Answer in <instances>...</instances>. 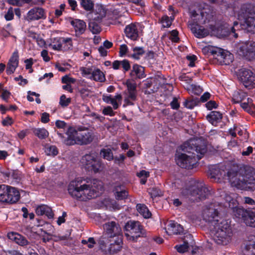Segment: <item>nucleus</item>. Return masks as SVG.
<instances>
[{
	"mask_svg": "<svg viewBox=\"0 0 255 255\" xmlns=\"http://www.w3.org/2000/svg\"><path fill=\"white\" fill-rule=\"evenodd\" d=\"M199 140L191 139L178 148L175 155L177 164L182 168L191 169L206 152V146Z\"/></svg>",
	"mask_w": 255,
	"mask_h": 255,
	"instance_id": "f257e3e1",
	"label": "nucleus"
},
{
	"mask_svg": "<svg viewBox=\"0 0 255 255\" xmlns=\"http://www.w3.org/2000/svg\"><path fill=\"white\" fill-rule=\"evenodd\" d=\"M103 190L102 183L94 180L90 182L81 178L72 181L68 186L69 194L80 201H86L96 197Z\"/></svg>",
	"mask_w": 255,
	"mask_h": 255,
	"instance_id": "f03ea898",
	"label": "nucleus"
},
{
	"mask_svg": "<svg viewBox=\"0 0 255 255\" xmlns=\"http://www.w3.org/2000/svg\"><path fill=\"white\" fill-rule=\"evenodd\" d=\"M212 178H223L227 180L232 187L239 188V167L237 163L233 161L221 164L214 169Z\"/></svg>",
	"mask_w": 255,
	"mask_h": 255,
	"instance_id": "7ed1b4c3",
	"label": "nucleus"
},
{
	"mask_svg": "<svg viewBox=\"0 0 255 255\" xmlns=\"http://www.w3.org/2000/svg\"><path fill=\"white\" fill-rule=\"evenodd\" d=\"M197 20L196 24H190V28L195 36L198 38H203L208 34V31L205 28H202L199 24H205L212 20L213 17V12L210 6L206 5L201 10L200 14H196Z\"/></svg>",
	"mask_w": 255,
	"mask_h": 255,
	"instance_id": "20e7f679",
	"label": "nucleus"
},
{
	"mask_svg": "<svg viewBox=\"0 0 255 255\" xmlns=\"http://www.w3.org/2000/svg\"><path fill=\"white\" fill-rule=\"evenodd\" d=\"M66 134L67 137L65 140L64 143L68 145L75 144H87L92 142L94 138L92 132L87 130H76L73 127H69Z\"/></svg>",
	"mask_w": 255,
	"mask_h": 255,
	"instance_id": "39448f33",
	"label": "nucleus"
},
{
	"mask_svg": "<svg viewBox=\"0 0 255 255\" xmlns=\"http://www.w3.org/2000/svg\"><path fill=\"white\" fill-rule=\"evenodd\" d=\"M212 227L211 229V235L217 244L227 245L229 243L232 233L227 220H221L220 223Z\"/></svg>",
	"mask_w": 255,
	"mask_h": 255,
	"instance_id": "423d86ee",
	"label": "nucleus"
},
{
	"mask_svg": "<svg viewBox=\"0 0 255 255\" xmlns=\"http://www.w3.org/2000/svg\"><path fill=\"white\" fill-rule=\"evenodd\" d=\"M207 191L203 183L191 181L189 187L183 189L181 193L190 201L199 202L206 198Z\"/></svg>",
	"mask_w": 255,
	"mask_h": 255,
	"instance_id": "0eeeda50",
	"label": "nucleus"
},
{
	"mask_svg": "<svg viewBox=\"0 0 255 255\" xmlns=\"http://www.w3.org/2000/svg\"><path fill=\"white\" fill-rule=\"evenodd\" d=\"M240 190H255V171L251 166L240 167Z\"/></svg>",
	"mask_w": 255,
	"mask_h": 255,
	"instance_id": "6e6552de",
	"label": "nucleus"
},
{
	"mask_svg": "<svg viewBox=\"0 0 255 255\" xmlns=\"http://www.w3.org/2000/svg\"><path fill=\"white\" fill-rule=\"evenodd\" d=\"M220 208L219 204L214 203L205 206L202 211V217L203 220L208 223L211 227L215 226L221 220H225L220 216L219 211Z\"/></svg>",
	"mask_w": 255,
	"mask_h": 255,
	"instance_id": "1a4fd4ad",
	"label": "nucleus"
},
{
	"mask_svg": "<svg viewBox=\"0 0 255 255\" xmlns=\"http://www.w3.org/2000/svg\"><path fill=\"white\" fill-rule=\"evenodd\" d=\"M125 235L130 241H135L144 234L142 226L139 222L129 221L125 226Z\"/></svg>",
	"mask_w": 255,
	"mask_h": 255,
	"instance_id": "9d476101",
	"label": "nucleus"
},
{
	"mask_svg": "<svg viewBox=\"0 0 255 255\" xmlns=\"http://www.w3.org/2000/svg\"><path fill=\"white\" fill-rule=\"evenodd\" d=\"M82 165L87 170L97 173L103 168L101 161L97 158L94 153L87 154L81 159Z\"/></svg>",
	"mask_w": 255,
	"mask_h": 255,
	"instance_id": "9b49d317",
	"label": "nucleus"
},
{
	"mask_svg": "<svg viewBox=\"0 0 255 255\" xmlns=\"http://www.w3.org/2000/svg\"><path fill=\"white\" fill-rule=\"evenodd\" d=\"M80 71L83 76L92 80L103 82L106 80L105 75L98 68L94 67H81Z\"/></svg>",
	"mask_w": 255,
	"mask_h": 255,
	"instance_id": "f8f14e48",
	"label": "nucleus"
},
{
	"mask_svg": "<svg viewBox=\"0 0 255 255\" xmlns=\"http://www.w3.org/2000/svg\"><path fill=\"white\" fill-rule=\"evenodd\" d=\"M127 91L124 93V107L133 105L134 102L136 100V84L134 83L127 81Z\"/></svg>",
	"mask_w": 255,
	"mask_h": 255,
	"instance_id": "ddd939ff",
	"label": "nucleus"
},
{
	"mask_svg": "<svg viewBox=\"0 0 255 255\" xmlns=\"http://www.w3.org/2000/svg\"><path fill=\"white\" fill-rule=\"evenodd\" d=\"M240 72V81L249 89L255 87V76L249 69L243 68Z\"/></svg>",
	"mask_w": 255,
	"mask_h": 255,
	"instance_id": "4468645a",
	"label": "nucleus"
},
{
	"mask_svg": "<svg viewBox=\"0 0 255 255\" xmlns=\"http://www.w3.org/2000/svg\"><path fill=\"white\" fill-rule=\"evenodd\" d=\"M3 197L4 200L2 202L12 204L19 199L20 194L15 188L6 185Z\"/></svg>",
	"mask_w": 255,
	"mask_h": 255,
	"instance_id": "2eb2a0df",
	"label": "nucleus"
},
{
	"mask_svg": "<svg viewBox=\"0 0 255 255\" xmlns=\"http://www.w3.org/2000/svg\"><path fill=\"white\" fill-rule=\"evenodd\" d=\"M240 52L246 59L251 60L255 57V43L249 42L243 43L240 46Z\"/></svg>",
	"mask_w": 255,
	"mask_h": 255,
	"instance_id": "dca6fc26",
	"label": "nucleus"
},
{
	"mask_svg": "<svg viewBox=\"0 0 255 255\" xmlns=\"http://www.w3.org/2000/svg\"><path fill=\"white\" fill-rule=\"evenodd\" d=\"M241 215L242 220L247 226L255 228V211L240 208Z\"/></svg>",
	"mask_w": 255,
	"mask_h": 255,
	"instance_id": "f3484780",
	"label": "nucleus"
},
{
	"mask_svg": "<svg viewBox=\"0 0 255 255\" xmlns=\"http://www.w3.org/2000/svg\"><path fill=\"white\" fill-rule=\"evenodd\" d=\"M46 18L45 12L42 8L36 7L31 9L27 13L26 19L28 21L37 20Z\"/></svg>",
	"mask_w": 255,
	"mask_h": 255,
	"instance_id": "a211bd4d",
	"label": "nucleus"
},
{
	"mask_svg": "<svg viewBox=\"0 0 255 255\" xmlns=\"http://www.w3.org/2000/svg\"><path fill=\"white\" fill-rule=\"evenodd\" d=\"M104 229L107 235L111 238L120 236L122 234V228L118 224L114 221L105 224Z\"/></svg>",
	"mask_w": 255,
	"mask_h": 255,
	"instance_id": "6ab92c4d",
	"label": "nucleus"
},
{
	"mask_svg": "<svg viewBox=\"0 0 255 255\" xmlns=\"http://www.w3.org/2000/svg\"><path fill=\"white\" fill-rule=\"evenodd\" d=\"M139 26L138 23H131L128 25L125 29L126 36L131 40H136L138 37V28Z\"/></svg>",
	"mask_w": 255,
	"mask_h": 255,
	"instance_id": "aec40b11",
	"label": "nucleus"
},
{
	"mask_svg": "<svg viewBox=\"0 0 255 255\" xmlns=\"http://www.w3.org/2000/svg\"><path fill=\"white\" fill-rule=\"evenodd\" d=\"M166 233L171 235L172 234H181L184 233V229L180 224L170 221L165 228Z\"/></svg>",
	"mask_w": 255,
	"mask_h": 255,
	"instance_id": "412c9836",
	"label": "nucleus"
},
{
	"mask_svg": "<svg viewBox=\"0 0 255 255\" xmlns=\"http://www.w3.org/2000/svg\"><path fill=\"white\" fill-rule=\"evenodd\" d=\"M71 24L74 28L77 37L83 34L86 30V23L82 20L75 19L71 21Z\"/></svg>",
	"mask_w": 255,
	"mask_h": 255,
	"instance_id": "4be33fe9",
	"label": "nucleus"
},
{
	"mask_svg": "<svg viewBox=\"0 0 255 255\" xmlns=\"http://www.w3.org/2000/svg\"><path fill=\"white\" fill-rule=\"evenodd\" d=\"M18 65V52L15 50L12 54L7 65L6 72L8 74H12L15 70Z\"/></svg>",
	"mask_w": 255,
	"mask_h": 255,
	"instance_id": "5701e85b",
	"label": "nucleus"
},
{
	"mask_svg": "<svg viewBox=\"0 0 255 255\" xmlns=\"http://www.w3.org/2000/svg\"><path fill=\"white\" fill-rule=\"evenodd\" d=\"M242 249L245 255H255V244L253 239L244 241L242 245Z\"/></svg>",
	"mask_w": 255,
	"mask_h": 255,
	"instance_id": "b1692460",
	"label": "nucleus"
},
{
	"mask_svg": "<svg viewBox=\"0 0 255 255\" xmlns=\"http://www.w3.org/2000/svg\"><path fill=\"white\" fill-rule=\"evenodd\" d=\"M106 11L103 6L97 5L93 13L92 18L98 22H101L106 16Z\"/></svg>",
	"mask_w": 255,
	"mask_h": 255,
	"instance_id": "393cba45",
	"label": "nucleus"
},
{
	"mask_svg": "<svg viewBox=\"0 0 255 255\" xmlns=\"http://www.w3.org/2000/svg\"><path fill=\"white\" fill-rule=\"evenodd\" d=\"M130 75L132 77L135 79L144 78L145 77L144 68L137 64L133 65L130 72Z\"/></svg>",
	"mask_w": 255,
	"mask_h": 255,
	"instance_id": "a878e982",
	"label": "nucleus"
},
{
	"mask_svg": "<svg viewBox=\"0 0 255 255\" xmlns=\"http://www.w3.org/2000/svg\"><path fill=\"white\" fill-rule=\"evenodd\" d=\"M8 237L9 239L15 242L17 244L23 246L28 244V241L22 235L16 233H11L8 234Z\"/></svg>",
	"mask_w": 255,
	"mask_h": 255,
	"instance_id": "bb28decb",
	"label": "nucleus"
},
{
	"mask_svg": "<svg viewBox=\"0 0 255 255\" xmlns=\"http://www.w3.org/2000/svg\"><path fill=\"white\" fill-rule=\"evenodd\" d=\"M35 212L38 216L45 215L49 218H53L54 215L51 208L45 205L38 206L36 208Z\"/></svg>",
	"mask_w": 255,
	"mask_h": 255,
	"instance_id": "cd10ccee",
	"label": "nucleus"
},
{
	"mask_svg": "<svg viewBox=\"0 0 255 255\" xmlns=\"http://www.w3.org/2000/svg\"><path fill=\"white\" fill-rule=\"evenodd\" d=\"M64 41L70 42V39H65V37L55 38L53 42L49 45V47L55 50H63V43Z\"/></svg>",
	"mask_w": 255,
	"mask_h": 255,
	"instance_id": "c85d7f7f",
	"label": "nucleus"
},
{
	"mask_svg": "<svg viewBox=\"0 0 255 255\" xmlns=\"http://www.w3.org/2000/svg\"><path fill=\"white\" fill-rule=\"evenodd\" d=\"M206 118L212 125L216 126L222 119V114L219 112L212 111L207 116Z\"/></svg>",
	"mask_w": 255,
	"mask_h": 255,
	"instance_id": "c756f323",
	"label": "nucleus"
},
{
	"mask_svg": "<svg viewBox=\"0 0 255 255\" xmlns=\"http://www.w3.org/2000/svg\"><path fill=\"white\" fill-rule=\"evenodd\" d=\"M98 243L99 249L104 254L111 255V248L107 239L102 237L100 239Z\"/></svg>",
	"mask_w": 255,
	"mask_h": 255,
	"instance_id": "7c9ffc66",
	"label": "nucleus"
},
{
	"mask_svg": "<svg viewBox=\"0 0 255 255\" xmlns=\"http://www.w3.org/2000/svg\"><path fill=\"white\" fill-rule=\"evenodd\" d=\"M114 192L116 198L118 200L125 199L128 196V193L127 190L123 185H118L116 186L115 188Z\"/></svg>",
	"mask_w": 255,
	"mask_h": 255,
	"instance_id": "2f4dec72",
	"label": "nucleus"
},
{
	"mask_svg": "<svg viewBox=\"0 0 255 255\" xmlns=\"http://www.w3.org/2000/svg\"><path fill=\"white\" fill-rule=\"evenodd\" d=\"M245 24L246 28L249 32H255V15L254 16H248L245 18Z\"/></svg>",
	"mask_w": 255,
	"mask_h": 255,
	"instance_id": "473e14b6",
	"label": "nucleus"
},
{
	"mask_svg": "<svg viewBox=\"0 0 255 255\" xmlns=\"http://www.w3.org/2000/svg\"><path fill=\"white\" fill-rule=\"evenodd\" d=\"M213 53L216 54L218 57H220L221 59L226 60L232 59V55L229 52L220 48L217 47L215 50L213 51Z\"/></svg>",
	"mask_w": 255,
	"mask_h": 255,
	"instance_id": "72a5a7b5",
	"label": "nucleus"
},
{
	"mask_svg": "<svg viewBox=\"0 0 255 255\" xmlns=\"http://www.w3.org/2000/svg\"><path fill=\"white\" fill-rule=\"evenodd\" d=\"M137 212L144 218H149L151 217V214L147 207L144 204H138L136 205Z\"/></svg>",
	"mask_w": 255,
	"mask_h": 255,
	"instance_id": "f704fd0d",
	"label": "nucleus"
},
{
	"mask_svg": "<svg viewBox=\"0 0 255 255\" xmlns=\"http://www.w3.org/2000/svg\"><path fill=\"white\" fill-rule=\"evenodd\" d=\"M122 240L121 238H118L114 243L110 244L111 248V255L117 253L120 251L122 248Z\"/></svg>",
	"mask_w": 255,
	"mask_h": 255,
	"instance_id": "c9c22d12",
	"label": "nucleus"
},
{
	"mask_svg": "<svg viewBox=\"0 0 255 255\" xmlns=\"http://www.w3.org/2000/svg\"><path fill=\"white\" fill-rule=\"evenodd\" d=\"M32 130L34 135L40 139H45L49 135L48 131L44 128H33Z\"/></svg>",
	"mask_w": 255,
	"mask_h": 255,
	"instance_id": "e433bc0d",
	"label": "nucleus"
},
{
	"mask_svg": "<svg viewBox=\"0 0 255 255\" xmlns=\"http://www.w3.org/2000/svg\"><path fill=\"white\" fill-rule=\"evenodd\" d=\"M98 22L92 18L89 23V28L90 31L93 34H97L100 32L101 30V27Z\"/></svg>",
	"mask_w": 255,
	"mask_h": 255,
	"instance_id": "4c0bfd02",
	"label": "nucleus"
},
{
	"mask_svg": "<svg viewBox=\"0 0 255 255\" xmlns=\"http://www.w3.org/2000/svg\"><path fill=\"white\" fill-rule=\"evenodd\" d=\"M251 99L248 98V103L246 102L241 103V107L247 112L252 114L255 112V107L251 103Z\"/></svg>",
	"mask_w": 255,
	"mask_h": 255,
	"instance_id": "58836bf2",
	"label": "nucleus"
},
{
	"mask_svg": "<svg viewBox=\"0 0 255 255\" xmlns=\"http://www.w3.org/2000/svg\"><path fill=\"white\" fill-rule=\"evenodd\" d=\"M82 7L86 11H91L94 8V2L91 0H79Z\"/></svg>",
	"mask_w": 255,
	"mask_h": 255,
	"instance_id": "ea45409f",
	"label": "nucleus"
},
{
	"mask_svg": "<svg viewBox=\"0 0 255 255\" xmlns=\"http://www.w3.org/2000/svg\"><path fill=\"white\" fill-rule=\"evenodd\" d=\"M144 53V51L142 47H135L133 48V53L131 57L136 60H138Z\"/></svg>",
	"mask_w": 255,
	"mask_h": 255,
	"instance_id": "a19ab883",
	"label": "nucleus"
},
{
	"mask_svg": "<svg viewBox=\"0 0 255 255\" xmlns=\"http://www.w3.org/2000/svg\"><path fill=\"white\" fill-rule=\"evenodd\" d=\"M137 176L141 178L140 183L142 184H144L147 180V178L149 175V173L148 171L142 170L139 172L136 173Z\"/></svg>",
	"mask_w": 255,
	"mask_h": 255,
	"instance_id": "79ce46f5",
	"label": "nucleus"
},
{
	"mask_svg": "<svg viewBox=\"0 0 255 255\" xmlns=\"http://www.w3.org/2000/svg\"><path fill=\"white\" fill-rule=\"evenodd\" d=\"M101 154L105 159L108 160H111L114 158L113 154L109 148L102 149L101 151Z\"/></svg>",
	"mask_w": 255,
	"mask_h": 255,
	"instance_id": "37998d69",
	"label": "nucleus"
},
{
	"mask_svg": "<svg viewBox=\"0 0 255 255\" xmlns=\"http://www.w3.org/2000/svg\"><path fill=\"white\" fill-rule=\"evenodd\" d=\"M173 19L167 15H164L161 17L160 22L164 27H169L171 25Z\"/></svg>",
	"mask_w": 255,
	"mask_h": 255,
	"instance_id": "c03bdc74",
	"label": "nucleus"
},
{
	"mask_svg": "<svg viewBox=\"0 0 255 255\" xmlns=\"http://www.w3.org/2000/svg\"><path fill=\"white\" fill-rule=\"evenodd\" d=\"M175 249L179 253H184L188 251L189 246L188 243L184 242L182 245H176Z\"/></svg>",
	"mask_w": 255,
	"mask_h": 255,
	"instance_id": "a18cd8bd",
	"label": "nucleus"
},
{
	"mask_svg": "<svg viewBox=\"0 0 255 255\" xmlns=\"http://www.w3.org/2000/svg\"><path fill=\"white\" fill-rule=\"evenodd\" d=\"M45 152L48 155L55 156L57 154L58 150L56 146L51 145L46 147Z\"/></svg>",
	"mask_w": 255,
	"mask_h": 255,
	"instance_id": "49530a36",
	"label": "nucleus"
},
{
	"mask_svg": "<svg viewBox=\"0 0 255 255\" xmlns=\"http://www.w3.org/2000/svg\"><path fill=\"white\" fill-rule=\"evenodd\" d=\"M71 99L70 98H66L65 95H62L60 98L59 104L62 107L68 106L71 103Z\"/></svg>",
	"mask_w": 255,
	"mask_h": 255,
	"instance_id": "de8ad7c7",
	"label": "nucleus"
},
{
	"mask_svg": "<svg viewBox=\"0 0 255 255\" xmlns=\"http://www.w3.org/2000/svg\"><path fill=\"white\" fill-rule=\"evenodd\" d=\"M82 243L83 245H86L87 246L90 248L91 249L94 247V245L96 244V242L95 241V240L94 238L90 237L88 238L87 240H83L82 241Z\"/></svg>",
	"mask_w": 255,
	"mask_h": 255,
	"instance_id": "09e8293b",
	"label": "nucleus"
},
{
	"mask_svg": "<svg viewBox=\"0 0 255 255\" xmlns=\"http://www.w3.org/2000/svg\"><path fill=\"white\" fill-rule=\"evenodd\" d=\"M253 152V148L249 146L247 147H243L242 151L241 152L242 155L243 156H248Z\"/></svg>",
	"mask_w": 255,
	"mask_h": 255,
	"instance_id": "8fccbe9b",
	"label": "nucleus"
},
{
	"mask_svg": "<svg viewBox=\"0 0 255 255\" xmlns=\"http://www.w3.org/2000/svg\"><path fill=\"white\" fill-rule=\"evenodd\" d=\"M13 123V119L7 116L5 117V118L2 119L1 121V124L4 127H7L11 126Z\"/></svg>",
	"mask_w": 255,
	"mask_h": 255,
	"instance_id": "3c124183",
	"label": "nucleus"
},
{
	"mask_svg": "<svg viewBox=\"0 0 255 255\" xmlns=\"http://www.w3.org/2000/svg\"><path fill=\"white\" fill-rule=\"evenodd\" d=\"M169 38L174 42H178L179 38L178 37V32L176 30H173L170 32Z\"/></svg>",
	"mask_w": 255,
	"mask_h": 255,
	"instance_id": "603ef678",
	"label": "nucleus"
},
{
	"mask_svg": "<svg viewBox=\"0 0 255 255\" xmlns=\"http://www.w3.org/2000/svg\"><path fill=\"white\" fill-rule=\"evenodd\" d=\"M65 39H70V42H63V50L66 51L72 49L73 47L72 40L71 38H65Z\"/></svg>",
	"mask_w": 255,
	"mask_h": 255,
	"instance_id": "864d4df0",
	"label": "nucleus"
},
{
	"mask_svg": "<svg viewBox=\"0 0 255 255\" xmlns=\"http://www.w3.org/2000/svg\"><path fill=\"white\" fill-rule=\"evenodd\" d=\"M128 48L127 45L122 44L120 47L119 55L121 57L125 56L128 52Z\"/></svg>",
	"mask_w": 255,
	"mask_h": 255,
	"instance_id": "5fc2aeb1",
	"label": "nucleus"
},
{
	"mask_svg": "<svg viewBox=\"0 0 255 255\" xmlns=\"http://www.w3.org/2000/svg\"><path fill=\"white\" fill-rule=\"evenodd\" d=\"M103 114L105 115L113 116L115 115V112L113 111L112 107L108 106L103 110Z\"/></svg>",
	"mask_w": 255,
	"mask_h": 255,
	"instance_id": "6e6d98bb",
	"label": "nucleus"
},
{
	"mask_svg": "<svg viewBox=\"0 0 255 255\" xmlns=\"http://www.w3.org/2000/svg\"><path fill=\"white\" fill-rule=\"evenodd\" d=\"M55 125L58 128L65 129L69 128L67 124L63 121L57 120L55 122Z\"/></svg>",
	"mask_w": 255,
	"mask_h": 255,
	"instance_id": "4d7b16f0",
	"label": "nucleus"
},
{
	"mask_svg": "<svg viewBox=\"0 0 255 255\" xmlns=\"http://www.w3.org/2000/svg\"><path fill=\"white\" fill-rule=\"evenodd\" d=\"M76 80L73 78L69 77L68 76H65L62 78V82L67 84L74 83Z\"/></svg>",
	"mask_w": 255,
	"mask_h": 255,
	"instance_id": "13d9d810",
	"label": "nucleus"
},
{
	"mask_svg": "<svg viewBox=\"0 0 255 255\" xmlns=\"http://www.w3.org/2000/svg\"><path fill=\"white\" fill-rule=\"evenodd\" d=\"M191 89H192V92L196 95H199L203 91L202 89L199 86L195 85H191Z\"/></svg>",
	"mask_w": 255,
	"mask_h": 255,
	"instance_id": "bf43d9fd",
	"label": "nucleus"
},
{
	"mask_svg": "<svg viewBox=\"0 0 255 255\" xmlns=\"http://www.w3.org/2000/svg\"><path fill=\"white\" fill-rule=\"evenodd\" d=\"M126 158L124 154H120L119 156H116L114 158L115 163L120 165L122 163H124V161Z\"/></svg>",
	"mask_w": 255,
	"mask_h": 255,
	"instance_id": "052dcab7",
	"label": "nucleus"
},
{
	"mask_svg": "<svg viewBox=\"0 0 255 255\" xmlns=\"http://www.w3.org/2000/svg\"><path fill=\"white\" fill-rule=\"evenodd\" d=\"M242 136V139L240 138V140L247 141L249 137V134L246 129H240V136Z\"/></svg>",
	"mask_w": 255,
	"mask_h": 255,
	"instance_id": "680f3d73",
	"label": "nucleus"
},
{
	"mask_svg": "<svg viewBox=\"0 0 255 255\" xmlns=\"http://www.w3.org/2000/svg\"><path fill=\"white\" fill-rule=\"evenodd\" d=\"M14 14L12 8H9L6 13L5 14L4 17L6 20H11L13 18Z\"/></svg>",
	"mask_w": 255,
	"mask_h": 255,
	"instance_id": "e2e57ef3",
	"label": "nucleus"
},
{
	"mask_svg": "<svg viewBox=\"0 0 255 255\" xmlns=\"http://www.w3.org/2000/svg\"><path fill=\"white\" fill-rule=\"evenodd\" d=\"M121 66L125 71L129 70L130 67L129 63L127 60L121 61Z\"/></svg>",
	"mask_w": 255,
	"mask_h": 255,
	"instance_id": "0e129e2a",
	"label": "nucleus"
},
{
	"mask_svg": "<svg viewBox=\"0 0 255 255\" xmlns=\"http://www.w3.org/2000/svg\"><path fill=\"white\" fill-rule=\"evenodd\" d=\"M217 106L218 105L214 101H210L206 104V107L209 110L217 108Z\"/></svg>",
	"mask_w": 255,
	"mask_h": 255,
	"instance_id": "69168bd1",
	"label": "nucleus"
},
{
	"mask_svg": "<svg viewBox=\"0 0 255 255\" xmlns=\"http://www.w3.org/2000/svg\"><path fill=\"white\" fill-rule=\"evenodd\" d=\"M42 240L44 242L46 243L49 242L52 239V235L47 233L46 232H43V234H42Z\"/></svg>",
	"mask_w": 255,
	"mask_h": 255,
	"instance_id": "338daca9",
	"label": "nucleus"
},
{
	"mask_svg": "<svg viewBox=\"0 0 255 255\" xmlns=\"http://www.w3.org/2000/svg\"><path fill=\"white\" fill-rule=\"evenodd\" d=\"M41 121L43 123H47L49 121V114L47 113H43L41 115Z\"/></svg>",
	"mask_w": 255,
	"mask_h": 255,
	"instance_id": "774afa93",
	"label": "nucleus"
}]
</instances>
